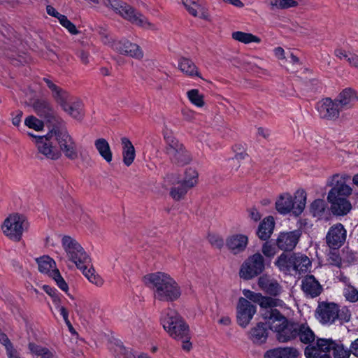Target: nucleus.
<instances>
[{
	"label": "nucleus",
	"instance_id": "50",
	"mask_svg": "<svg viewBox=\"0 0 358 358\" xmlns=\"http://www.w3.org/2000/svg\"><path fill=\"white\" fill-rule=\"evenodd\" d=\"M208 240L213 247L220 250L223 248L224 244L223 238L218 234H208Z\"/></svg>",
	"mask_w": 358,
	"mask_h": 358
},
{
	"label": "nucleus",
	"instance_id": "32",
	"mask_svg": "<svg viewBox=\"0 0 358 358\" xmlns=\"http://www.w3.org/2000/svg\"><path fill=\"white\" fill-rule=\"evenodd\" d=\"M168 155L173 163L178 165H183L191 161L190 154L183 145Z\"/></svg>",
	"mask_w": 358,
	"mask_h": 358
},
{
	"label": "nucleus",
	"instance_id": "7",
	"mask_svg": "<svg viewBox=\"0 0 358 358\" xmlns=\"http://www.w3.org/2000/svg\"><path fill=\"white\" fill-rule=\"evenodd\" d=\"M29 223L24 215H10L3 222L1 228L4 234L15 241H20L22 233L27 231Z\"/></svg>",
	"mask_w": 358,
	"mask_h": 358
},
{
	"label": "nucleus",
	"instance_id": "61",
	"mask_svg": "<svg viewBox=\"0 0 358 358\" xmlns=\"http://www.w3.org/2000/svg\"><path fill=\"white\" fill-rule=\"evenodd\" d=\"M249 212L250 217L255 222H258L261 220L262 215L255 207H252L248 210Z\"/></svg>",
	"mask_w": 358,
	"mask_h": 358
},
{
	"label": "nucleus",
	"instance_id": "1",
	"mask_svg": "<svg viewBox=\"0 0 358 358\" xmlns=\"http://www.w3.org/2000/svg\"><path fill=\"white\" fill-rule=\"evenodd\" d=\"M57 143L60 150L70 159H76L78 157L76 143L69 134L63 122L51 128L49 132L36 139V146L40 153L48 159H57L61 156L59 150L53 143Z\"/></svg>",
	"mask_w": 358,
	"mask_h": 358
},
{
	"label": "nucleus",
	"instance_id": "43",
	"mask_svg": "<svg viewBox=\"0 0 358 358\" xmlns=\"http://www.w3.org/2000/svg\"><path fill=\"white\" fill-rule=\"evenodd\" d=\"M89 266L90 268H87L85 271H83V273L92 283L97 286H101L103 283V279L99 275L95 274V270L92 264Z\"/></svg>",
	"mask_w": 358,
	"mask_h": 358
},
{
	"label": "nucleus",
	"instance_id": "47",
	"mask_svg": "<svg viewBox=\"0 0 358 358\" xmlns=\"http://www.w3.org/2000/svg\"><path fill=\"white\" fill-rule=\"evenodd\" d=\"M60 24L64 27L65 29L68 30V31L73 34L76 35L78 34V31L76 29V27L74 24H73L66 15H63L60 16L59 20H58Z\"/></svg>",
	"mask_w": 358,
	"mask_h": 358
},
{
	"label": "nucleus",
	"instance_id": "63",
	"mask_svg": "<svg viewBox=\"0 0 358 358\" xmlns=\"http://www.w3.org/2000/svg\"><path fill=\"white\" fill-rule=\"evenodd\" d=\"M44 347H42L41 345H38L34 343H29V349L31 351V353L35 354L38 356L40 355V353L41 352L43 348Z\"/></svg>",
	"mask_w": 358,
	"mask_h": 358
},
{
	"label": "nucleus",
	"instance_id": "55",
	"mask_svg": "<svg viewBox=\"0 0 358 358\" xmlns=\"http://www.w3.org/2000/svg\"><path fill=\"white\" fill-rule=\"evenodd\" d=\"M248 159V155L245 152H241L236 154L234 157L229 160L231 164L236 165L240 163L241 161L245 160Z\"/></svg>",
	"mask_w": 358,
	"mask_h": 358
},
{
	"label": "nucleus",
	"instance_id": "18",
	"mask_svg": "<svg viewBox=\"0 0 358 358\" xmlns=\"http://www.w3.org/2000/svg\"><path fill=\"white\" fill-rule=\"evenodd\" d=\"M225 244L233 255H238L245 250L248 244V237L241 234H233L226 238Z\"/></svg>",
	"mask_w": 358,
	"mask_h": 358
},
{
	"label": "nucleus",
	"instance_id": "23",
	"mask_svg": "<svg viewBox=\"0 0 358 358\" xmlns=\"http://www.w3.org/2000/svg\"><path fill=\"white\" fill-rule=\"evenodd\" d=\"M44 83L51 91L52 96L55 101L62 107L72 97L66 91L52 83L48 78H43Z\"/></svg>",
	"mask_w": 358,
	"mask_h": 358
},
{
	"label": "nucleus",
	"instance_id": "8",
	"mask_svg": "<svg viewBox=\"0 0 358 358\" xmlns=\"http://www.w3.org/2000/svg\"><path fill=\"white\" fill-rule=\"evenodd\" d=\"M265 269L264 257L257 252L250 256L241 265L239 275L244 280H250L260 275Z\"/></svg>",
	"mask_w": 358,
	"mask_h": 358
},
{
	"label": "nucleus",
	"instance_id": "45",
	"mask_svg": "<svg viewBox=\"0 0 358 358\" xmlns=\"http://www.w3.org/2000/svg\"><path fill=\"white\" fill-rule=\"evenodd\" d=\"M24 124L29 128L33 129L37 131L43 130L44 127L43 122L33 115L26 117L24 120Z\"/></svg>",
	"mask_w": 358,
	"mask_h": 358
},
{
	"label": "nucleus",
	"instance_id": "53",
	"mask_svg": "<svg viewBox=\"0 0 358 358\" xmlns=\"http://www.w3.org/2000/svg\"><path fill=\"white\" fill-rule=\"evenodd\" d=\"M243 294L245 296L244 298H245L247 300H250L258 304L259 303L260 299H262V295L261 293H256L255 292L246 289L243 290Z\"/></svg>",
	"mask_w": 358,
	"mask_h": 358
},
{
	"label": "nucleus",
	"instance_id": "31",
	"mask_svg": "<svg viewBox=\"0 0 358 358\" xmlns=\"http://www.w3.org/2000/svg\"><path fill=\"white\" fill-rule=\"evenodd\" d=\"M94 146L100 156L107 162L110 163L113 160V152L108 142L103 138L96 139L94 141Z\"/></svg>",
	"mask_w": 358,
	"mask_h": 358
},
{
	"label": "nucleus",
	"instance_id": "57",
	"mask_svg": "<svg viewBox=\"0 0 358 358\" xmlns=\"http://www.w3.org/2000/svg\"><path fill=\"white\" fill-rule=\"evenodd\" d=\"M350 313L348 309L343 308L340 310L338 308V317L336 319H338L341 321L348 322L350 320Z\"/></svg>",
	"mask_w": 358,
	"mask_h": 358
},
{
	"label": "nucleus",
	"instance_id": "54",
	"mask_svg": "<svg viewBox=\"0 0 358 358\" xmlns=\"http://www.w3.org/2000/svg\"><path fill=\"white\" fill-rule=\"evenodd\" d=\"M317 349L315 345H308L305 348L304 354L306 358H319V354L317 353Z\"/></svg>",
	"mask_w": 358,
	"mask_h": 358
},
{
	"label": "nucleus",
	"instance_id": "30",
	"mask_svg": "<svg viewBox=\"0 0 358 358\" xmlns=\"http://www.w3.org/2000/svg\"><path fill=\"white\" fill-rule=\"evenodd\" d=\"M82 102L78 99L71 98L62 108L72 117L79 120L82 117Z\"/></svg>",
	"mask_w": 358,
	"mask_h": 358
},
{
	"label": "nucleus",
	"instance_id": "56",
	"mask_svg": "<svg viewBox=\"0 0 358 358\" xmlns=\"http://www.w3.org/2000/svg\"><path fill=\"white\" fill-rule=\"evenodd\" d=\"M334 54L339 59H345L348 62L349 56H352V53L348 52L342 48H338L335 50Z\"/></svg>",
	"mask_w": 358,
	"mask_h": 358
},
{
	"label": "nucleus",
	"instance_id": "39",
	"mask_svg": "<svg viewBox=\"0 0 358 358\" xmlns=\"http://www.w3.org/2000/svg\"><path fill=\"white\" fill-rule=\"evenodd\" d=\"M164 138L167 145L166 152L169 155L172 153L175 150L178 149L183 145L180 143L179 141L172 135L171 132H165L164 134Z\"/></svg>",
	"mask_w": 358,
	"mask_h": 358
},
{
	"label": "nucleus",
	"instance_id": "11",
	"mask_svg": "<svg viewBox=\"0 0 358 358\" xmlns=\"http://www.w3.org/2000/svg\"><path fill=\"white\" fill-rule=\"evenodd\" d=\"M257 312L256 306L245 298L240 297L236 306V321L242 328H246Z\"/></svg>",
	"mask_w": 358,
	"mask_h": 358
},
{
	"label": "nucleus",
	"instance_id": "12",
	"mask_svg": "<svg viewBox=\"0 0 358 358\" xmlns=\"http://www.w3.org/2000/svg\"><path fill=\"white\" fill-rule=\"evenodd\" d=\"M34 109L36 113L44 118L52 128L63 122L48 101L44 100L36 101L34 104Z\"/></svg>",
	"mask_w": 358,
	"mask_h": 358
},
{
	"label": "nucleus",
	"instance_id": "60",
	"mask_svg": "<svg viewBox=\"0 0 358 358\" xmlns=\"http://www.w3.org/2000/svg\"><path fill=\"white\" fill-rule=\"evenodd\" d=\"M271 281L268 279V276L267 275H263L259 278L258 280V285L262 290H265L268 285H269Z\"/></svg>",
	"mask_w": 358,
	"mask_h": 358
},
{
	"label": "nucleus",
	"instance_id": "35",
	"mask_svg": "<svg viewBox=\"0 0 358 358\" xmlns=\"http://www.w3.org/2000/svg\"><path fill=\"white\" fill-rule=\"evenodd\" d=\"M293 201L295 203L294 215L295 216H299L302 213L306 206V192L304 190H298L295 194L294 199H293Z\"/></svg>",
	"mask_w": 358,
	"mask_h": 358
},
{
	"label": "nucleus",
	"instance_id": "36",
	"mask_svg": "<svg viewBox=\"0 0 358 358\" xmlns=\"http://www.w3.org/2000/svg\"><path fill=\"white\" fill-rule=\"evenodd\" d=\"M36 262L38 266V271L41 273L50 274L53 267L55 268V262L49 256H43L37 258Z\"/></svg>",
	"mask_w": 358,
	"mask_h": 358
},
{
	"label": "nucleus",
	"instance_id": "22",
	"mask_svg": "<svg viewBox=\"0 0 358 358\" xmlns=\"http://www.w3.org/2000/svg\"><path fill=\"white\" fill-rule=\"evenodd\" d=\"M301 289L312 298L318 296L323 289L313 275H307L301 282Z\"/></svg>",
	"mask_w": 358,
	"mask_h": 358
},
{
	"label": "nucleus",
	"instance_id": "64",
	"mask_svg": "<svg viewBox=\"0 0 358 358\" xmlns=\"http://www.w3.org/2000/svg\"><path fill=\"white\" fill-rule=\"evenodd\" d=\"M348 64L358 70V55L352 53V56H349Z\"/></svg>",
	"mask_w": 358,
	"mask_h": 358
},
{
	"label": "nucleus",
	"instance_id": "20",
	"mask_svg": "<svg viewBox=\"0 0 358 358\" xmlns=\"http://www.w3.org/2000/svg\"><path fill=\"white\" fill-rule=\"evenodd\" d=\"M268 327L267 322H259L252 327L248 333V338L257 345H262L266 343L268 337Z\"/></svg>",
	"mask_w": 358,
	"mask_h": 358
},
{
	"label": "nucleus",
	"instance_id": "46",
	"mask_svg": "<svg viewBox=\"0 0 358 358\" xmlns=\"http://www.w3.org/2000/svg\"><path fill=\"white\" fill-rule=\"evenodd\" d=\"M332 350L334 358H349L351 354V350H345L343 344L339 345L336 343Z\"/></svg>",
	"mask_w": 358,
	"mask_h": 358
},
{
	"label": "nucleus",
	"instance_id": "10",
	"mask_svg": "<svg viewBox=\"0 0 358 358\" xmlns=\"http://www.w3.org/2000/svg\"><path fill=\"white\" fill-rule=\"evenodd\" d=\"M110 46L116 52L125 56H129L136 59H141L143 57V52L141 48L136 43L122 38L118 41H108Z\"/></svg>",
	"mask_w": 358,
	"mask_h": 358
},
{
	"label": "nucleus",
	"instance_id": "51",
	"mask_svg": "<svg viewBox=\"0 0 358 358\" xmlns=\"http://www.w3.org/2000/svg\"><path fill=\"white\" fill-rule=\"evenodd\" d=\"M259 305L264 308H271L272 309L273 308L278 306V304L277 299L262 295V299H260Z\"/></svg>",
	"mask_w": 358,
	"mask_h": 358
},
{
	"label": "nucleus",
	"instance_id": "16",
	"mask_svg": "<svg viewBox=\"0 0 358 358\" xmlns=\"http://www.w3.org/2000/svg\"><path fill=\"white\" fill-rule=\"evenodd\" d=\"M316 109L320 117L327 120H333L338 117L341 108L336 101H333L329 98L323 99L318 101Z\"/></svg>",
	"mask_w": 358,
	"mask_h": 358
},
{
	"label": "nucleus",
	"instance_id": "37",
	"mask_svg": "<svg viewBox=\"0 0 358 358\" xmlns=\"http://www.w3.org/2000/svg\"><path fill=\"white\" fill-rule=\"evenodd\" d=\"M187 97L192 104L198 108H202L205 105L204 95L197 89L188 90Z\"/></svg>",
	"mask_w": 358,
	"mask_h": 358
},
{
	"label": "nucleus",
	"instance_id": "62",
	"mask_svg": "<svg viewBox=\"0 0 358 358\" xmlns=\"http://www.w3.org/2000/svg\"><path fill=\"white\" fill-rule=\"evenodd\" d=\"M185 179H196L199 177V173L194 168L189 167L185 171Z\"/></svg>",
	"mask_w": 358,
	"mask_h": 358
},
{
	"label": "nucleus",
	"instance_id": "3",
	"mask_svg": "<svg viewBox=\"0 0 358 358\" xmlns=\"http://www.w3.org/2000/svg\"><path fill=\"white\" fill-rule=\"evenodd\" d=\"M164 329L174 339L182 342V349L189 352L192 348L190 342L189 327L183 317L176 310L169 309L166 316L161 319Z\"/></svg>",
	"mask_w": 358,
	"mask_h": 358
},
{
	"label": "nucleus",
	"instance_id": "19",
	"mask_svg": "<svg viewBox=\"0 0 358 358\" xmlns=\"http://www.w3.org/2000/svg\"><path fill=\"white\" fill-rule=\"evenodd\" d=\"M196 184L197 180H176L172 183L169 194L173 200L179 201L183 199L188 190Z\"/></svg>",
	"mask_w": 358,
	"mask_h": 358
},
{
	"label": "nucleus",
	"instance_id": "27",
	"mask_svg": "<svg viewBox=\"0 0 358 358\" xmlns=\"http://www.w3.org/2000/svg\"><path fill=\"white\" fill-rule=\"evenodd\" d=\"M121 143L122 145L123 163L127 166H129L135 159V148L131 141L127 137H123L121 138Z\"/></svg>",
	"mask_w": 358,
	"mask_h": 358
},
{
	"label": "nucleus",
	"instance_id": "40",
	"mask_svg": "<svg viewBox=\"0 0 358 358\" xmlns=\"http://www.w3.org/2000/svg\"><path fill=\"white\" fill-rule=\"evenodd\" d=\"M263 317L265 320H269L268 323L269 324L268 326L271 324H275V322H278L280 323H282V322H285V320H287L286 317H285L279 310L276 308H272L271 309V311L268 313H265L263 315Z\"/></svg>",
	"mask_w": 358,
	"mask_h": 358
},
{
	"label": "nucleus",
	"instance_id": "58",
	"mask_svg": "<svg viewBox=\"0 0 358 358\" xmlns=\"http://www.w3.org/2000/svg\"><path fill=\"white\" fill-rule=\"evenodd\" d=\"M0 343L3 344L6 350L10 349L13 345V343L10 342L7 335L0 331Z\"/></svg>",
	"mask_w": 358,
	"mask_h": 358
},
{
	"label": "nucleus",
	"instance_id": "4",
	"mask_svg": "<svg viewBox=\"0 0 358 358\" xmlns=\"http://www.w3.org/2000/svg\"><path fill=\"white\" fill-rule=\"evenodd\" d=\"M103 3L134 24L148 29H154L155 28V26L150 22L145 17L136 13L135 10L126 3L119 0H103Z\"/></svg>",
	"mask_w": 358,
	"mask_h": 358
},
{
	"label": "nucleus",
	"instance_id": "9",
	"mask_svg": "<svg viewBox=\"0 0 358 358\" xmlns=\"http://www.w3.org/2000/svg\"><path fill=\"white\" fill-rule=\"evenodd\" d=\"M298 324L287 319L282 323L271 324L268 328L276 333L275 337L278 342L287 343L296 338Z\"/></svg>",
	"mask_w": 358,
	"mask_h": 358
},
{
	"label": "nucleus",
	"instance_id": "42",
	"mask_svg": "<svg viewBox=\"0 0 358 358\" xmlns=\"http://www.w3.org/2000/svg\"><path fill=\"white\" fill-rule=\"evenodd\" d=\"M334 345H336V342L331 338H317L315 347L317 350L324 352L327 354L334 348Z\"/></svg>",
	"mask_w": 358,
	"mask_h": 358
},
{
	"label": "nucleus",
	"instance_id": "33",
	"mask_svg": "<svg viewBox=\"0 0 358 358\" xmlns=\"http://www.w3.org/2000/svg\"><path fill=\"white\" fill-rule=\"evenodd\" d=\"M296 338L299 336L300 341L304 344H310L315 341V335L306 323L298 324Z\"/></svg>",
	"mask_w": 358,
	"mask_h": 358
},
{
	"label": "nucleus",
	"instance_id": "25",
	"mask_svg": "<svg viewBox=\"0 0 358 358\" xmlns=\"http://www.w3.org/2000/svg\"><path fill=\"white\" fill-rule=\"evenodd\" d=\"M188 12L194 17L210 20L208 10L199 3V0H182Z\"/></svg>",
	"mask_w": 358,
	"mask_h": 358
},
{
	"label": "nucleus",
	"instance_id": "26",
	"mask_svg": "<svg viewBox=\"0 0 358 358\" xmlns=\"http://www.w3.org/2000/svg\"><path fill=\"white\" fill-rule=\"evenodd\" d=\"M275 221L272 216L265 217L259 224L257 235L262 241L268 240L273 234Z\"/></svg>",
	"mask_w": 358,
	"mask_h": 358
},
{
	"label": "nucleus",
	"instance_id": "59",
	"mask_svg": "<svg viewBox=\"0 0 358 358\" xmlns=\"http://www.w3.org/2000/svg\"><path fill=\"white\" fill-rule=\"evenodd\" d=\"M182 115L185 120L192 121L195 119L196 113L191 109H184L182 110Z\"/></svg>",
	"mask_w": 358,
	"mask_h": 358
},
{
	"label": "nucleus",
	"instance_id": "41",
	"mask_svg": "<svg viewBox=\"0 0 358 358\" xmlns=\"http://www.w3.org/2000/svg\"><path fill=\"white\" fill-rule=\"evenodd\" d=\"M326 203L322 199H315L310 207V211L314 217H322L326 209Z\"/></svg>",
	"mask_w": 358,
	"mask_h": 358
},
{
	"label": "nucleus",
	"instance_id": "49",
	"mask_svg": "<svg viewBox=\"0 0 358 358\" xmlns=\"http://www.w3.org/2000/svg\"><path fill=\"white\" fill-rule=\"evenodd\" d=\"M42 288L52 298L54 304L59 307L61 299L59 294H57V289L47 285H44Z\"/></svg>",
	"mask_w": 358,
	"mask_h": 358
},
{
	"label": "nucleus",
	"instance_id": "52",
	"mask_svg": "<svg viewBox=\"0 0 358 358\" xmlns=\"http://www.w3.org/2000/svg\"><path fill=\"white\" fill-rule=\"evenodd\" d=\"M344 295L350 302L355 303L358 301V290L352 285H349Z\"/></svg>",
	"mask_w": 358,
	"mask_h": 358
},
{
	"label": "nucleus",
	"instance_id": "29",
	"mask_svg": "<svg viewBox=\"0 0 358 358\" xmlns=\"http://www.w3.org/2000/svg\"><path fill=\"white\" fill-rule=\"evenodd\" d=\"M295 203L289 194L281 195L275 202V208L281 214L285 215L292 210L294 213Z\"/></svg>",
	"mask_w": 358,
	"mask_h": 358
},
{
	"label": "nucleus",
	"instance_id": "13",
	"mask_svg": "<svg viewBox=\"0 0 358 358\" xmlns=\"http://www.w3.org/2000/svg\"><path fill=\"white\" fill-rule=\"evenodd\" d=\"M347 231L341 223L331 226L326 235V243L331 250H337L345 242Z\"/></svg>",
	"mask_w": 358,
	"mask_h": 358
},
{
	"label": "nucleus",
	"instance_id": "14",
	"mask_svg": "<svg viewBox=\"0 0 358 358\" xmlns=\"http://www.w3.org/2000/svg\"><path fill=\"white\" fill-rule=\"evenodd\" d=\"M301 231L299 229L289 232H280L275 240V244L278 250L283 252H292L298 244Z\"/></svg>",
	"mask_w": 358,
	"mask_h": 358
},
{
	"label": "nucleus",
	"instance_id": "15",
	"mask_svg": "<svg viewBox=\"0 0 358 358\" xmlns=\"http://www.w3.org/2000/svg\"><path fill=\"white\" fill-rule=\"evenodd\" d=\"M327 201L330 203L329 210L333 215L345 216L352 210V204L348 198L338 197L328 193Z\"/></svg>",
	"mask_w": 358,
	"mask_h": 358
},
{
	"label": "nucleus",
	"instance_id": "44",
	"mask_svg": "<svg viewBox=\"0 0 358 358\" xmlns=\"http://www.w3.org/2000/svg\"><path fill=\"white\" fill-rule=\"evenodd\" d=\"M273 240L268 241L263 244L262 251L263 254L266 257L271 258L273 257L278 252V247L275 244V241L272 243Z\"/></svg>",
	"mask_w": 358,
	"mask_h": 358
},
{
	"label": "nucleus",
	"instance_id": "6",
	"mask_svg": "<svg viewBox=\"0 0 358 358\" xmlns=\"http://www.w3.org/2000/svg\"><path fill=\"white\" fill-rule=\"evenodd\" d=\"M280 271H289L291 267L299 273H306L308 267L311 266L310 259L301 253H292L288 257L287 253L282 252L275 262Z\"/></svg>",
	"mask_w": 358,
	"mask_h": 358
},
{
	"label": "nucleus",
	"instance_id": "38",
	"mask_svg": "<svg viewBox=\"0 0 358 358\" xmlns=\"http://www.w3.org/2000/svg\"><path fill=\"white\" fill-rule=\"evenodd\" d=\"M340 181L336 180V185L332 187L329 193H333V195L338 197L348 198V196L352 194V189L345 183L340 184Z\"/></svg>",
	"mask_w": 358,
	"mask_h": 358
},
{
	"label": "nucleus",
	"instance_id": "2",
	"mask_svg": "<svg viewBox=\"0 0 358 358\" xmlns=\"http://www.w3.org/2000/svg\"><path fill=\"white\" fill-rule=\"evenodd\" d=\"M143 281L148 286L156 288L155 297L162 301L172 302L181 296L180 287L170 275L157 272L143 276Z\"/></svg>",
	"mask_w": 358,
	"mask_h": 358
},
{
	"label": "nucleus",
	"instance_id": "48",
	"mask_svg": "<svg viewBox=\"0 0 358 358\" xmlns=\"http://www.w3.org/2000/svg\"><path fill=\"white\" fill-rule=\"evenodd\" d=\"M264 292L270 296H277L281 292V286L277 280H273L268 285Z\"/></svg>",
	"mask_w": 358,
	"mask_h": 358
},
{
	"label": "nucleus",
	"instance_id": "17",
	"mask_svg": "<svg viewBox=\"0 0 358 358\" xmlns=\"http://www.w3.org/2000/svg\"><path fill=\"white\" fill-rule=\"evenodd\" d=\"M316 315L323 324L334 322L338 317V306L334 303L321 302L316 310Z\"/></svg>",
	"mask_w": 358,
	"mask_h": 358
},
{
	"label": "nucleus",
	"instance_id": "34",
	"mask_svg": "<svg viewBox=\"0 0 358 358\" xmlns=\"http://www.w3.org/2000/svg\"><path fill=\"white\" fill-rule=\"evenodd\" d=\"M231 36L234 40L245 44L251 43H259L261 42V39L258 36L250 33L240 31L233 32Z\"/></svg>",
	"mask_w": 358,
	"mask_h": 358
},
{
	"label": "nucleus",
	"instance_id": "24",
	"mask_svg": "<svg viewBox=\"0 0 358 358\" xmlns=\"http://www.w3.org/2000/svg\"><path fill=\"white\" fill-rule=\"evenodd\" d=\"M299 353L292 347H278L266 350L264 358H297Z\"/></svg>",
	"mask_w": 358,
	"mask_h": 358
},
{
	"label": "nucleus",
	"instance_id": "21",
	"mask_svg": "<svg viewBox=\"0 0 358 358\" xmlns=\"http://www.w3.org/2000/svg\"><path fill=\"white\" fill-rule=\"evenodd\" d=\"M336 101L341 110L351 108L358 101V93L351 87L345 88L339 93Z\"/></svg>",
	"mask_w": 358,
	"mask_h": 358
},
{
	"label": "nucleus",
	"instance_id": "28",
	"mask_svg": "<svg viewBox=\"0 0 358 358\" xmlns=\"http://www.w3.org/2000/svg\"><path fill=\"white\" fill-rule=\"evenodd\" d=\"M178 69L189 77H199L201 78V76L197 66L191 59L188 58L181 57L178 60Z\"/></svg>",
	"mask_w": 358,
	"mask_h": 358
},
{
	"label": "nucleus",
	"instance_id": "5",
	"mask_svg": "<svg viewBox=\"0 0 358 358\" xmlns=\"http://www.w3.org/2000/svg\"><path fill=\"white\" fill-rule=\"evenodd\" d=\"M62 242L70 260L76 264L78 268L85 271L91 264V258L83 248L75 239L69 236H64Z\"/></svg>",
	"mask_w": 358,
	"mask_h": 358
}]
</instances>
